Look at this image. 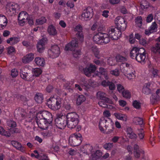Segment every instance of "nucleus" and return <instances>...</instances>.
Masks as SVG:
<instances>
[{"label":"nucleus","instance_id":"39448f33","mask_svg":"<svg viewBox=\"0 0 160 160\" xmlns=\"http://www.w3.org/2000/svg\"><path fill=\"white\" fill-rule=\"evenodd\" d=\"M82 135L79 133H75L71 135L69 138V143L72 146L79 145L82 141Z\"/></svg>","mask_w":160,"mask_h":160},{"label":"nucleus","instance_id":"f03ea898","mask_svg":"<svg viewBox=\"0 0 160 160\" xmlns=\"http://www.w3.org/2000/svg\"><path fill=\"white\" fill-rule=\"evenodd\" d=\"M78 47L77 40L76 38H73L69 43L67 44L65 48L66 51L68 50L73 51L72 52L73 57L75 58L78 57L81 54L80 50L75 49Z\"/></svg>","mask_w":160,"mask_h":160},{"label":"nucleus","instance_id":"052dcab7","mask_svg":"<svg viewBox=\"0 0 160 160\" xmlns=\"http://www.w3.org/2000/svg\"><path fill=\"white\" fill-rule=\"evenodd\" d=\"M133 107L137 109H139L141 107V103L137 101H134L133 103Z\"/></svg>","mask_w":160,"mask_h":160},{"label":"nucleus","instance_id":"0eeeda50","mask_svg":"<svg viewBox=\"0 0 160 160\" xmlns=\"http://www.w3.org/2000/svg\"><path fill=\"white\" fill-rule=\"evenodd\" d=\"M112 120L110 118L106 119L105 118H102L100 119L99 123V129L100 131L103 133H105V131L107 129L109 125H112L113 124Z\"/></svg>","mask_w":160,"mask_h":160},{"label":"nucleus","instance_id":"a18cd8bd","mask_svg":"<svg viewBox=\"0 0 160 160\" xmlns=\"http://www.w3.org/2000/svg\"><path fill=\"white\" fill-rule=\"evenodd\" d=\"M149 6V3L145 0L142 1L141 2V7L142 9H147Z\"/></svg>","mask_w":160,"mask_h":160},{"label":"nucleus","instance_id":"6e6552de","mask_svg":"<svg viewBox=\"0 0 160 160\" xmlns=\"http://www.w3.org/2000/svg\"><path fill=\"white\" fill-rule=\"evenodd\" d=\"M55 122L56 127L61 129H64L67 125L65 117L62 113L57 115Z\"/></svg>","mask_w":160,"mask_h":160},{"label":"nucleus","instance_id":"774afa93","mask_svg":"<svg viewBox=\"0 0 160 160\" xmlns=\"http://www.w3.org/2000/svg\"><path fill=\"white\" fill-rule=\"evenodd\" d=\"M153 19V16L152 14H149L147 17L146 21L147 22H150Z\"/></svg>","mask_w":160,"mask_h":160},{"label":"nucleus","instance_id":"c85d7f7f","mask_svg":"<svg viewBox=\"0 0 160 160\" xmlns=\"http://www.w3.org/2000/svg\"><path fill=\"white\" fill-rule=\"evenodd\" d=\"M160 93V90L158 89L156 92V94L152 95L150 98L151 102L154 104L159 100V93Z\"/></svg>","mask_w":160,"mask_h":160},{"label":"nucleus","instance_id":"603ef678","mask_svg":"<svg viewBox=\"0 0 160 160\" xmlns=\"http://www.w3.org/2000/svg\"><path fill=\"white\" fill-rule=\"evenodd\" d=\"M46 19L44 17H42L36 20V22L38 24H42L46 22Z\"/></svg>","mask_w":160,"mask_h":160},{"label":"nucleus","instance_id":"4be33fe9","mask_svg":"<svg viewBox=\"0 0 160 160\" xmlns=\"http://www.w3.org/2000/svg\"><path fill=\"white\" fill-rule=\"evenodd\" d=\"M21 77L24 79L28 81H31L33 79V76L30 73H28L23 71L22 69H21L20 72Z\"/></svg>","mask_w":160,"mask_h":160},{"label":"nucleus","instance_id":"1a4fd4ad","mask_svg":"<svg viewBox=\"0 0 160 160\" xmlns=\"http://www.w3.org/2000/svg\"><path fill=\"white\" fill-rule=\"evenodd\" d=\"M48 56L52 58H55L59 56L60 54V49L57 45L52 46L48 52Z\"/></svg>","mask_w":160,"mask_h":160},{"label":"nucleus","instance_id":"dca6fc26","mask_svg":"<svg viewBox=\"0 0 160 160\" xmlns=\"http://www.w3.org/2000/svg\"><path fill=\"white\" fill-rule=\"evenodd\" d=\"M82 27L80 25L76 26L74 29V31L76 32V36L81 42L84 41V36L82 32Z\"/></svg>","mask_w":160,"mask_h":160},{"label":"nucleus","instance_id":"6e6d98bb","mask_svg":"<svg viewBox=\"0 0 160 160\" xmlns=\"http://www.w3.org/2000/svg\"><path fill=\"white\" fill-rule=\"evenodd\" d=\"M7 124L9 127L11 128H15L17 125L16 122L15 121L11 120L8 121L7 122Z\"/></svg>","mask_w":160,"mask_h":160},{"label":"nucleus","instance_id":"a878e982","mask_svg":"<svg viewBox=\"0 0 160 160\" xmlns=\"http://www.w3.org/2000/svg\"><path fill=\"white\" fill-rule=\"evenodd\" d=\"M143 93L144 94L148 95L151 92V83L148 82L145 83L143 86L142 89Z\"/></svg>","mask_w":160,"mask_h":160},{"label":"nucleus","instance_id":"ea45409f","mask_svg":"<svg viewBox=\"0 0 160 160\" xmlns=\"http://www.w3.org/2000/svg\"><path fill=\"white\" fill-rule=\"evenodd\" d=\"M133 122L134 123L137 125H142L143 123L142 118L139 117H134L133 119Z\"/></svg>","mask_w":160,"mask_h":160},{"label":"nucleus","instance_id":"09e8293b","mask_svg":"<svg viewBox=\"0 0 160 160\" xmlns=\"http://www.w3.org/2000/svg\"><path fill=\"white\" fill-rule=\"evenodd\" d=\"M110 72L112 75L117 77L119 76L120 74L119 70L117 68L110 71Z\"/></svg>","mask_w":160,"mask_h":160},{"label":"nucleus","instance_id":"f8f14e48","mask_svg":"<svg viewBox=\"0 0 160 160\" xmlns=\"http://www.w3.org/2000/svg\"><path fill=\"white\" fill-rule=\"evenodd\" d=\"M36 122L38 127L41 129L45 130L49 127H51V122H48L43 119L37 118Z\"/></svg>","mask_w":160,"mask_h":160},{"label":"nucleus","instance_id":"69168bd1","mask_svg":"<svg viewBox=\"0 0 160 160\" xmlns=\"http://www.w3.org/2000/svg\"><path fill=\"white\" fill-rule=\"evenodd\" d=\"M42 135L45 138H47L52 136V134L51 132H46L42 133Z\"/></svg>","mask_w":160,"mask_h":160},{"label":"nucleus","instance_id":"f257e3e1","mask_svg":"<svg viewBox=\"0 0 160 160\" xmlns=\"http://www.w3.org/2000/svg\"><path fill=\"white\" fill-rule=\"evenodd\" d=\"M67 125L68 127L72 129L75 128L79 122V116L75 112L68 113L67 116Z\"/></svg>","mask_w":160,"mask_h":160},{"label":"nucleus","instance_id":"412c9836","mask_svg":"<svg viewBox=\"0 0 160 160\" xmlns=\"http://www.w3.org/2000/svg\"><path fill=\"white\" fill-rule=\"evenodd\" d=\"M12 145L17 149L19 150L22 152L25 151V148L22 146L21 143L15 141H12L11 142Z\"/></svg>","mask_w":160,"mask_h":160},{"label":"nucleus","instance_id":"9d476101","mask_svg":"<svg viewBox=\"0 0 160 160\" xmlns=\"http://www.w3.org/2000/svg\"><path fill=\"white\" fill-rule=\"evenodd\" d=\"M37 118L43 119L48 121V122H52V116L49 112L44 111L38 112L37 115Z\"/></svg>","mask_w":160,"mask_h":160},{"label":"nucleus","instance_id":"a19ab883","mask_svg":"<svg viewBox=\"0 0 160 160\" xmlns=\"http://www.w3.org/2000/svg\"><path fill=\"white\" fill-rule=\"evenodd\" d=\"M34 99L38 103H41L43 99V96L42 94L38 93L35 95Z\"/></svg>","mask_w":160,"mask_h":160},{"label":"nucleus","instance_id":"864d4df0","mask_svg":"<svg viewBox=\"0 0 160 160\" xmlns=\"http://www.w3.org/2000/svg\"><path fill=\"white\" fill-rule=\"evenodd\" d=\"M132 72L130 73H128L126 74V75L128 78L129 79H131L135 77L136 72L135 71H132Z\"/></svg>","mask_w":160,"mask_h":160},{"label":"nucleus","instance_id":"c03bdc74","mask_svg":"<svg viewBox=\"0 0 160 160\" xmlns=\"http://www.w3.org/2000/svg\"><path fill=\"white\" fill-rule=\"evenodd\" d=\"M150 32L152 33L155 32L157 31L158 26L156 23L155 22H153L152 23V25L149 28Z\"/></svg>","mask_w":160,"mask_h":160},{"label":"nucleus","instance_id":"79ce46f5","mask_svg":"<svg viewBox=\"0 0 160 160\" xmlns=\"http://www.w3.org/2000/svg\"><path fill=\"white\" fill-rule=\"evenodd\" d=\"M0 134L7 137H9L11 135L9 132L6 131L1 126H0Z\"/></svg>","mask_w":160,"mask_h":160},{"label":"nucleus","instance_id":"5fc2aeb1","mask_svg":"<svg viewBox=\"0 0 160 160\" xmlns=\"http://www.w3.org/2000/svg\"><path fill=\"white\" fill-rule=\"evenodd\" d=\"M112 102L110 100V102H106L105 101L101 100L98 102L99 105L101 107L103 108H106L107 107V103H111Z\"/></svg>","mask_w":160,"mask_h":160},{"label":"nucleus","instance_id":"423d86ee","mask_svg":"<svg viewBox=\"0 0 160 160\" xmlns=\"http://www.w3.org/2000/svg\"><path fill=\"white\" fill-rule=\"evenodd\" d=\"M108 33L109 39L111 38L114 40H117L121 37L122 34L121 31L116 28L114 27H109L108 29Z\"/></svg>","mask_w":160,"mask_h":160},{"label":"nucleus","instance_id":"c9c22d12","mask_svg":"<svg viewBox=\"0 0 160 160\" xmlns=\"http://www.w3.org/2000/svg\"><path fill=\"white\" fill-rule=\"evenodd\" d=\"M19 38L16 37H13L9 38L7 40L8 43H9L11 45H13L17 43L19 41Z\"/></svg>","mask_w":160,"mask_h":160},{"label":"nucleus","instance_id":"9b49d317","mask_svg":"<svg viewBox=\"0 0 160 160\" xmlns=\"http://www.w3.org/2000/svg\"><path fill=\"white\" fill-rule=\"evenodd\" d=\"M115 23L117 25L118 28L121 32L124 31L126 29V23L125 19L122 17H118L115 19Z\"/></svg>","mask_w":160,"mask_h":160},{"label":"nucleus","instance_id":"393cba45","mask_svg":"<svg viewBox=\"0 0 160 160\" xmlns=\"http://www.w3.org/2000/svg\"><path fill=\"white\" fill-rule=\"evenodd\" d=\"M34 58V54L30 53L24 56L22 59V62L24 63H29L32 61Z\"/></svg>","mask_w":160,"mask_h":160},{"label":"nucleus","instance_id":"f704fd0d","mask_svg":"<svg viewBox=\"0 0 160 160\" xmlns=\"http://www.w3.org/2000/svg\"><path fill=\"white\" fill-rule=\"evenodd\" d=\"M35 62L38 65L42 67H43L45 64L44 58L39 57L35 58Z\"/></svg>","mask_w":160,"mask_h":160},{"label":"nucleus","instance_id":"6ab92c4d","mask_svg":"<svg viewBox=\"0 0 160 160\" xmlns=\"http://www.w3.org/2000/svg\"><path fill=\"white\" fill-rule=\"evenodd\" d=\"M96 68L95 65L90 64L88 68H85L83 69V72L86 75L89 77L91 76V73L95 71Z\"/></svg>","mask_w":160,"mask_h":160},{"label":"nucleus","instance_id":"bb28decb","mask_svg":"<svg viewBox=\"0 0 160 160\" xmlns=\"http://www.w3.org/2000/svg\"><path fill=\"white\" fill-rule=\"evenodd\" d=\"M26 115L25 110L22 108H19L16 109L14 112V115L15 117H19L21 116L24 117Z\"/></svg>","mask_w":160,"mask_h":160},{"label":"nucleus","instance_id":"cd10ccee","mask_svg":"<svg viewBox=\"0 0 160 160\" xmlns=\"http://www.w3.org/2000/svg\"><path fill=\"white\" fill-rule=\"evenodd\" d=\"M97 96L98 98L101 100L105 101L106 102H110V100L108 98L106 97V94L104 92L101 91L98 92L97 94Z\"/></svg>","mask_w":160,"mask_h":160},{"label":"nucleus","instance_id":"8fccbe9b","mask_svg":"<svg viewBox=\"0 0 160 160\" xmlns=\"http://www.w3.org/2000/svg\"><path fill=\"white\" fill-rule=\"evenodd\" d=\"M136 24L139 27H141L142 24V18L141 17H138L136 19Z\"/></svg>","mask_w":160,"mask_h":160},{"label":"nucleus","instance_id":"a211bd4d","mask_svg":"<svg viewBox=\"0 0 160 160\" xmlns=\"http://www.w3.org/2000/svg\"><path fill=\"white\" fill-rule=\"evenodd\" d=\"M28 14L25 12H21L18 15V19L20 25H22L28 19Z\"/></svg>","mask_w":160,"mask_h":160},{"label":"nucleus","instance_id":"4d7b16f0","mask_svg":"<svg viewBox=\"0 0 160 160\" xmlns=\"http://www.w3.org/2000/svg\"><path fill=\"white\" fill-rule=\"evenodd\" d=\"M108 63L111 66L114 65L116 64V60L114 58H110L108 60Z\"/></svg>","mask_w":160,"mask_h":160},{"label":"nucleus","instance_id":"473e14b6","mask_svg":"<svg viewBox=\"0 0 160 160\" xmlns=\"http://www.w3.org/2000/svg\"><path fill=\"white\" fill-rule=\"evenodd\" d=\"M139 52V49L138 48L136 47L133 48L130 52V57L132 59H136L137 55H138Z\"/></svg>","mask_w":160,"mask_h":160},{"label":"nucleus","instance_id":"72a5a7b5","mask_svg":"<svg viewBox=\"0 0 160 160\" xmlns=\"http://www.w3.org/2000/svg\"><path fill=\"white\" fill-rule=\"evenodd\" d=\"M102 155V153L99 150H97L95 152L92 154L91 157L93 160H97L98 158H101Z\"/></svg>","mask_w":160,"mask_h":160},{"label":"nucleus","instance_id":"7ed1b4c3","mask_svg":"<svg viewBox=\"0 0 160 160\" xmlns=\"http://www.w3.org/2000/svg\"><path fill=\"white\" fill-rule=\"evenodd\" d=\"M93 41L96 43L103 44L108 43L110 41V39L107 33L98 32L94 36Z\"/></svg>","mask_w":160,"mask_h":160},{"label":"nucleus","instance_id":"58836bf2","mask_svg":"<svg viewBox=\"0 0 160 160\" xmlns=\"http://www.w3.org/2000/svg\"><path fill=\"white\" fill-rule=\"evenodd\" d=\"M91 50L93 52L95 57L98 58H100L99 51L97 47L94 46H93L91 48Z\"/></svg>","mask_w":160,"mask_h":160},{"label":"nucleus","instance_id":"b1692460","mask_svg":"<svg viewBox=\"0 0 160 160\" xmlns=\"http://www.w3.org/2000/svg\"><path fill=\"white\" fill-rule=\"evenodd\" d=\"M99 72L97 71L94 73V75L95 76H97L99 77H100L101 75L104 76L105 78L108 79V73L107 70L103 68H100L99 69Z\"/></svg>","mask_w":160,"mask_h":160},{"label":"nucleus","instance_id":"2f4dec72","mask_svg":"<svg viewBox=\"0 0 160 160\" xmlns=\"http://www.w3.org/2000/svg\"><path fill=\"white\" fill-rule=\"evenodd\" d=\"M113 115L118 119L125 122H126L127 120V116L125 114H122L119 112H116L114 113Z\"/></svg>","mask_w":160,"mask_h":160},{"label":"nucleus","instance_id":"e2e57ef3","mask_svg":"<svg viewBox=\"0 0 160 160\" xmlns=\"http://www.w3.org/2000/svg\"><path fill=\"white\" fill-rule=\"evenodd\" d=\"M139 133L138 134V136L139 139L141 140H142L144 136V131L143 129H141L139 130Z\"/></svg>","mask_w":160,"mask_h":160},{"label":"nucleus","instance_id":"4c0bfd02","mask_svg":"<svg viewBox=\"0 0 160 160\" xmlns=\"http://www.w3.org/2000/svg\"><path fill=\"white\" fill-rule=\"evenodd\" d=\"M75 96L76 98H77L76 104L78 105H81L86 100L85 97L83 95H77Z\"/></svg>","mask_w":160,"mask_h":160},{"label":"nucleus","instance_id":"bf43d9fd","mask_svg":"<svg viewBox=\"0 0 160 160\" xmlns=\"http://www.w3.org/2000/svg\"><path fill=\"white\" fill-rule=\"evenodd\" d=\"M113 144L112 143H105L103 145L104 148L106 150H110L113 147Z\"/></svg>","mask_w":160,"mask_h":160},{"label":"nucleus","instance_id":"2eb2a0df","mask_svg":"<svg viewBox=\"0 0 160 160\" xmlns=\"http://www.w3.org/2000/svg\"><path fill=\"white\" fill-rule=\"evenodd\" d=\"M140 53H138L136 57V60L138 62L142 64L144 63L146 61V56L145 50L143 48L139 49Z\"/></svg>","mask_w":160,"mask_h":160},{"label":"nucleus","instance_id":"680f3d73","mask_svg":"<svg viewBox=\"0 0 160 160\" xmlns=\"http://www.w3.org/2000/svg\"><path fill=\"white\" fill-rule=\"evenodd\" d=\"M18 71L16 69H13L11 71V75L13 77H17L18 75Z\"/></svg>","mask_w":160,"mask_h":160},{"label":"nucleus","instance_id":"49530a36","mask_svg":"<svg viewBox=\"0 0 160 160\" xmlns=\"http://www.w3.org/2000/svg\"><path fill=\"white\" fill-rule=\"evenodd\" d=\"M33 75L36 77H38L42 72V70L40 68H34L32 71Z\"/></svg>","mask_w":160,"mask_h":160},{"label":"nucleus","instance_id":"4468645a","mask_svg":"<svg viewBox=\"0 0 160 160\" xmlns=\"http://www.w3.org/2000/svg\"><path fill=\"white\" fill-rule=\"evenodd\" d=\"M92 9L91 7H88L82 12L81 19L83 21H87L89 19L92 17Z\"/></svg>","mask_w":160,"mask_h":160},{"label":"nucleus","instance_id":"ddd939ff","mask_svg":"<svg viewBox=\"0 0 160 160\" xmlns=\"http://www.w3.org/2000/svg\"><path fill=\"white\" fill-rule=\"evenodd\" d=\"M120 69L125 76L127 73L132 72V71H135L131 64L127 63H123L120 66Z\"/></svg>","mask_w":160,"mask_h":160},{"label":"nucleus","instance_id":"5701e85b","mask_svg":"<svg viewBox=\"0 0 160 160\" xmlns=\"http://www.w3.org/2000/svg\"><path fill=\"white\" fill-rule=\"evenodd\" d=\"M134 155L137 158H139L141 154H144V151L141 149H140L139 146L137 144L134 146Z\"/></svg>","mask_w":160,"mask_h":160},{"label":"nucleus","instance_id":"7c9ffc66","mask_svg":"<svg viewBox=\"0 0 160 160\" xmlns=\"http://www.w3.org/2000/svg\"><path fill=\"white\" fill-rule=\"evenodd\" d=\"M7 20L6 17L0 15V30L3 29L7 24Z\"/></svg>","mask_w":160,"mask_h":160},{"label":"nucleus","instance_id":"de8ad7c7","mask_svg":"<svg viewBox=\"0 0 160 160\" xmlns=\"http://www.w3.org/2000/svg\"><path fill=\"white\" fill-rule=\"evenodd\" d=\"M122 94L123 97L127 99L130 98L131 96L130 92L128 90H125Z\"/></svg>","mask_w":160,"mask_h":160},{"label":"nucleus","instance_id":"f3484780","mask_svg":"<svg viewBox=\"0 0 160 160\" xmlns=\"http://www.w3.org/2000/svg\"><path fill=\"white\" fill-rule=\"evenodd\" d=\"M47 39L44 38L40 40L38 42L37 47V50L39 52H42L45 49V45L47 43Z\"/></svg>","mask_w":160,"mask_h":160},{"label":"nucleus","instance_id":"aec40b11","mask_svg":"<svg viewBox=\"0 0 160 160\" xmlns=\"http://www.w3.org/2000/svg\"><path fill=\"white\" fill-rule=\"evenodd\" d=\"M7 8L10 11V12H12V13H13L16 10L19 9V6L17 3L10 2L7 4Z\"/></svg>","mask_w":160,"mask_h":160},{"label":"nucleus","instance_id":"37998d69","mask_svg":"<svg viewBox=\"0 0 160 160\" xmlns=\"http://www.w3.org/2000/svg\"><path fill=\"white\" fill-rule=\"evenodd\" d=\"M82 84V87H83L84 86L86 88H89V87L92 85L91 83V80H86L84 81H82L81 82Z\"/></svg>","mask_w":160,"mask_h":160},{"label":"nucleus","instance_id":"3c124183","mask_svg":"<svg viewBox=\"0 0 160 160\" xmlns=\"http://www.w3.org/2000/svg\"><path fill=\"white\" fill-rule=\"evenodd\" d=\"M117 89L118 91L121 93H122L125 90L124 87L120 84H116Z\"/></svg>","mask_w":160,"mask_h":160},{"label":"nucleus","instance_id":"e433bc0d","mask_svg":"<svg viewBox=\"0 0 160 160\" xmlns=\"http://www.w3.org/2000/svg\"><path fill=\"white\" fill-rule=\"evenodd\" d=\"M48 32L50 35L54 36L57 34V30L55 27L52 25H50L48 26Z\"/></svg>","mask_w":160,"mask_h":160},{"label":"nucleus","instance_id":"13d9d810","mask_svg":"<svg viewBox=\"0 0 160 160\" xmlns=\"http://www.w3.org/2000/svg\"><path fill=\"white\" fill-rule=\"evenodd\" d=\"M116 60L118 62H122L126 61V58L120 55H118L116 57Z\"/></svg>","mask_w":160,"mask_h":160},{"label":"nucleus","instance_id":"0e129e2a","mask_svg":"<svg viewBox=\"0 0 160 160\" xmlns=\"http://www.w3.org/2000/svg\"><path fill=\"white\" fill-rule=\"evenodd\" d=\"M8 53L9 54H12L15 52V48L12 46H10L7 48Z\"/></svg>","mask_w":160,"mask_h":160},{"label":"nucleus","instance_id":"338daca9","mask_svg":"<svg viewBox=\"0 0 160 160\" xmlns=\"http://www.w3.org/2000/svg\"><path fill=\"white\" fill-rule=\"evenodd\" d=\"M82 148H85V149H86V150H88L87 152H88V151L91 152L93 149L92 147L89 144L85 145H84V147H82Z\"/></svg>","mask_w":160,"mask_h":160},{"label":"nucleus","instance_id":"20e7f679","mask_svg":"<svg viewBox=\"0 0 160 160\" xmlns=\"http://www.w3.org/2000/svg\"><path fill=\"white\" fill-rule=\"evenodd\" d=\"M61 99L60 98H56L51 97L47 101L48 107L54 110L59 109L61 106Z\"/></svg>","mask_w":160,"mask_h":160},{"label":"nucleus","instance_id":"c756f323","mask_svg":"<svg viewBox=\"0 0 160 160\" xmlns=\"http://www.w3.org/2000/svg\"><path fill=\"white\" fill-rule=\"evenodd\" d=\"M157 43L151 49L152 51L154 52L160 53V36L156 39Z\"/></svg>","mask_w":160,"mask_h":160}]
</instances>
